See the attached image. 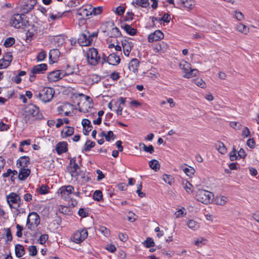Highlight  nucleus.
Masks as SVG:
<instances>
[{"instance_id":"obj_1","label":"nucleus","mask_w":259,"mask_h":259,"mask_svg":"<svg viewBox=\"0 0 259 259\" xmlns=\"http://www.w3.org/2000/svg\"><path fill=\"white\" fill-rule=\"evenodd\" d=\"M55 91L53 88L45 87L36 96L37 98L40 99L43 102L47 103L52 100Z\"/></svg>"},{"instance_id":"obj_2","label":"nucleus","mask_w":259,"mask_h":259,"mask_svg":"<svg viewBox=\"0 0 259 259\" xmlns=\"http://www.w3.org/2000/svg\"><path fill=\"white\" fill-rule=\"evenodd\" d=\"M100 60L98 52L96 49L90 48L87 53V60L88 63L92 66L97 65Z\"/></svg>"},{"instance_id":"obj_3","label":"nucleus","mask_w":259,"mask_h":259,"mask_svg":"<svg viewBox=\"0 0 259 259\" xmlns=\"http://www.w3.org/2000/svg\"><path fill=\"white\" fill-rule=\"evenodd\" d=\"M24 15L19 14H14L11 18L10 23L11 25L16 28H21L26 27L28 23V21L25 20L22 18Z\"/></svg>"},{"instance_id":"obj_4","label":"nucleus","mask_w":259,"mask_h":259,"mask_svg":"<svg viewBox=\"0 0 259 259\" xmlns=\"http://www.w3.org/2000/svg\"><path fill=\"white\" fill-rule=\"evenodd\" d=\"M39 223L40 218L38 214L35 212L29 213L26 222V226L28 229H31L32 228L36 227Z\"/></svg>"},{"instance_id":"obj_5","label":"nucleus","mask_w":259,"mask_h":259,"mask_svg":"<svg viewBox=\"0 0 259 259\" xmlns=\"http://www.w3.org/2000/svg\"><path fill=\"white\" fill-rule=\"evenodd\" d=\"M7 201L10 207L17 209L21 203V198L17 194L12 192L7 196Z\"/></svg>"},{"instance_id":"obj_6","label":"nucleus","mask_w":259,"mask_h":259,"mask_svg":"<svg viewBox=\"0 0 259 259\" xmlns=\"http://www.w3.org/2000/svg\"><path fill=\"white\" fill-rule=\"evenodd\" d=\"M211 196L210 192L204 190H198L196 195L197 200L204 204L210 202Z\"/></svg>"},{"instance_id":"obj_7","label":"nucleus","mask_w":259,"mask_h":259,"mask_svg":"<svg viewBox=\"0 0 259 259\" xmlns=\"http://www.w3.org/2000/svg\"><path fill=\"white\" fill-rule=\"evenodd\" d=\"M180 67L184 70L185 74L184 77L185 78H191L196 76L198 73V70L196 69H191V65L187 62H184L180 64Z\"/></svg>"},{"instance_id":"obj_8","label":"nucleus","mask_w":259,"mask_h":259,"mask_svg":"<svg viewBox=\"0 0 259 259\" xmlns=\"http://www.w3.org/2000/svg\"><path fill=\"white\" fill-rule=\"evenodd\" d=\"M26 113H27L25 117L26 122H27L26 119L27 116H31L32 117H35L40 119L42 118V115L41 113H39V108L34 105L28 106L26 108Z\"/></svg>"},{"instance_id":"obj_9","label":"nucleus","mask_w":259,"mask_h":259,"mask_svg":"<svg viewBox=\"0 0 259 259\" xmlns=\"http://www.w3.org/2000/svg\"><path fill=\"white\" fill-rule=\"evenodd\" d=\"M88 233L86 229L79 230L75 232L72 237L73 241L76 243L82 242L88 237Z\"/></svg>"},{"instance_id":"obj_10","label":"nucleus","mask_w":259,"mask_h":259,"mask_svg":"<svg viewBox=\"0 0 259 259\" xmlns=\"http://www.w3.org/2000/svg\"><path fill=\"white\" fill-rule=\"evenodd\" d=\"M92 6L91 5H87L84 6L77 10V15L81 17V19L83 20L89 18V16H91Z\"/></svg>"},{"instance_id":"obj_11","label":"nucleus","mask_w":259,"mask_h":259,"mask_svg":"<svg viewBox=\"0 0 259 259\" xmlns=\"http://www.w3.org/2000/svg\"><path fill=\"white\" fill-rule=\"evenodd\" d=\"M72 105L69 103H64L63 105L57 108V111L60 114H63L65 116H70L71 112L70 110L72 109Z\"/></svg>"},{"instance_id":"obj_12","label":"nucleus","mask_w":259,"mask_h":259,"mask_svg":"<svg viewBox=\"0 0 259 259\" xmlns=\"http://www.w3.org/2000/svg\"><path fill=\"white\" fill-rule=\"evenodd\" d=\"M92 42V36H88V34L82 33L78 38V42L81 46H90Z\"/></svg>"},{"instance_id":"obj_13","label":"nucleus","mask_w":259,"mask_h":259,"mask_svg":"<svg viewBox=\"0 0 259 259\" xmlns=\"http://www.w3.org/2000/svg\"><path fill=\"white\" fill-rule=\"evenodd\" d=\"M64 76H65V75L63 74V72H61L60 70H56L50 72L48 75V78L50 81L55 82Z\"/></svg>"},{"instance_id":"obj_14","label":"nucleus","mask_w":259,"mask_h":259,"mask_svg":"<svg viewBox=\"0 0 259 259\" xmlns=\"http://www.w3.org/2000/svg\"><path fill=\"white\" fill-rule=\"evenodd\" d=\"M121 44L124 55L126 56H128L134 46L133 43L132 41L125 39L121 41Z\"/></svg>"},{"instance_id":"obj_15","label":"nucleus","mask_w":259,"mask_h":259,"mask_svg":"<svg viewBox=\"0 0 259 259\" xmlns=\"http://www.w3.org/2000/svg\"><path fill=\"white\" fill-rule=\"evenodd\" d=\"M164 35L160 30H156L148 36V41L150 42L158 41L163 38Z\"/></svg>"},{"instance_id":"obj_16","label":"nucleus","mask_w":259,"mask_h":259,"mask_svg":"<svg viewBox=\"0 0 259 259\" xmlns=\"http://www.w3.org/2000/svg\"><path fill=\"white\" fill-rule=\"evenodd\" d=\"M47 69V65L46 64H40L35 65L31 69V74H40L44 73Z\"/></svg>"},{"instance_id":"obj_17","label":"nucleus","mask_w":259,"mask_h":259,"mask_svg":"<svg viewBox=\"0 0 259 259\" xmlns=\"http://www.w3.org/2000/svg\"><path fill=\"white\" fill-rule=\"evenodd\" d=\"M74 188L71 185L63 186L59 189L61 196L64 197H66L69 194H71Z\"/></svg>"},{"instance_id":"obj_18","label":"nucleus","mask_w":259,"mask_h":259,"mask_svg":"<svg viewBox=\"0 0 259 259\" xmlns=\"http://www.w3.org/2000/svg\"><path fill=\"white\" fill-rule=\"evenodd\" d=\"M29 157L24 156L20 157L17 161V166L18 167L26 168L29 164Z\"/></svg>"},{"instance_id":"obj_19","label":"nucleus","mask_w":259,"mask_h":259,"mask_svg":"<svg viewBox=\"0 0 259 259\" xmlns=\"http://www.w3.org/2000/svg\"><path fill=\"white\" fill-rule=\"evenodd\" d=\"M107 61L109 64L117 65L120 63V59L115 53H113L108 56Z\"/></svg>"},{"instance_id":"obj_20","label":"nucleus","mask_w":259,"mask_h":259,"mask_svg":"<svg viewBox=\"0 0 259 259\" xmlns=\"http://www.w3.org/2000/svg\"><path fill=\"white\" fill-rule=\"evenodd\" d=\"M30 174V170L27 168L21 167L18 175V179L21 181L25 180Z\"/></svg>"},{"instance_id":"obj_21","label":"nucleus","mask_w":259,"mask_h":259,"mask_svg":"<svg viewBox=\"0 0 259 259\" xmlns=\"http://www.w3.org/2000/svg\"><path fill=\"white\" fill-rule=\"evenodd\" d=\"M139 61L137 59H133L129 63L128 68L130 71H132L134 73H137L138 72V68L139 65Z\"/></svg>"},{"instance_id":"obj_22","label":"nucleus","mask_w":259,"mask_h":259,"mask_svg":"<svg viewBox=\"0 0 259 259\" xmlns=\"http://www.w3.org/2000/svg\"><path fill=\"white\" fill-rule=\"evenodd\" d=\"M194 5V2L193 0H181V7H183L187 10H192Z\"/></svg>"},{"instance_id":"obj_23","label":"nucleus","mask_w":259,"mask_h":259,"mask_svg":"<svg viewBox=\"0 0 259 259\" xmlns=\"http://www.w3.org/2000/svg\"><path fill=\"white\" fill-rule=\"evenodd\" d=\"M67 143L66 142H60L57 145L56 151L59 154H62L67 151Z\"/></svg>"},{"instance_id":"obj_24","label":"nucleus","mask_w":259,"mask_h":259,"mask_svg":"<svg viewBox=\"0 0 259 259\" xmlns=\"http://www.w3.org/2000/svg\"><path fill=\"white\" fill-rule=\"evenodd\" d=\"M235 29L237 31L244 34H247L249 31V28L247 26L241 23L236 25Z\"/></svg>"},{"instance_id":"obj_25","label":"nucleus","mask_w":259,"mask_h":259,"mask_svg":"<svg viewBox=\"0 0 259 259\" xmlns=\"http://www.w3.org/2000/svg\"><path fill=\"white\" fill-rule=\"evenodd\" d=\"M25 251L24 247L21 244L15 245V254L18 257H22L25 254Z\"/></svg>"},{"instance_id":"obj_26","label":"nucleus","mask_w":259,"mask_h":259,"mask_svg":"<svg viewBox=\"0 0 259 259\" xmlns=\"http://www.w3.org/2000/svg\"><path fill=\"white\" fill-rule=\"evenodd\" d=\"M187 226L193 230H197L200 227L199 224L193 220H188L187 222Z\"/></svg>"},{"instance_id":"obj_27","label":"nucleus","mask_w":259,"mask_h":259,"mask_svg":"<svg viewBox=\"0 0 259 259\" xmlns=\"http://www.w3.org/2000/svg\"><path fill=\"white\" fill-rule=\"evenodd\" d=\"M133 4L146 8L149 6V0H134Z\"/></svg>"},{"instance_id":"obj_28","label":"nucleus","mask_w":259,"mask_h":259,"mask_svg":"<svg viewBox=\"0 0 259 259\" xmlns=\"http://www.w3.org/2000/svg\"><path fill=\"white\" fill-rule=\"evenodd\" d=\"M186 164L185 165H183L181 167V168L183 170V171L186 174V175L189 177H191L193 176L195 172V170L194 168L191 166H189L188 167H185Z\"/></svg>"},{"instance_id":"obj_29","label":"nucleus","mask_w":259,"mask_h":259,"mask_svg":"<svg viewBox=\"0 0 259 259\" xmlns=\"http://www.w3.org/2000/svg\"><path fill=\"white\" fill-rule=\"evenodd\" d=\"M60 54V52L57 49L51 50L49 53L50 59H51L53 62L56 61Z\"/></svg>"},{"instance_id":"obj_30","label":"nucleus","mask_w":259,"mask_h":259,"mask_svg":"<svg viewBox=\"0 0 259 259\" xmlns=\"http://www.w3.org/2000/svg\"><path fill=\"white\" fill-rule=\"evenodd\" d=\"M162 179L166 183L169 185H172L175 183V179L171 175L164 174Z\"/></svg>"},{"instance_id":"obj_31","label":"nucleus","mask_w":259,"mask_h":259,"mask_svg":"<svg viewBox=\"0 0 259 259\" xmlns=\"http://www.w3.org/2000/svg\"><path fill=\"white\" fill-rule=\"evenodd\" d=\"M49 15V17L50 18L49 21H53L60 19L62 17L63 13H61V12H58L56 13H51Z\"/></svg>"},{"instance_id":"obj_32","label":"nucleus","mask_w":259,"mask_h":259,"mask_svg":"<svg viewBox=\"0 0 259 259\" xmlns=\"http://www.w3.org/2000/svg\"><path fill=\"white\" fill-rule=\"evenodd\" d=\"M62 134L64 133L66 137L72 135L74 133V128L71 126H65L61 132Z\"/></svg>"},{"instance_id":"obj_33","label":"nucleus","mask_w":259,"mask_h":259,"mask_svg":"<svg viewBox=\"0 0 259 259\" xmlns=\"http://www.w3.org/2000/svg\"><path fill=\"white\" fill-rule=\"evenodd\" d=\"M79 180H78L82 183H85L91 180V178L88 176V174L86 172H80Z\"/></svg>"},{"instance_id":"obj_34","label":"nucleus","mask_w":259,"mask_h":259,"mask_svg":"<svg viewBox=\"0 0 259 259\" xmlns=\"http://www.w3.org/2000/svg\"><path fill=\"white\" fill-rule=\"evenodd\" d=\"M149 166L152 169L157 171L160 168V164L159 162L155 159H152L149 161Z\"/></svg>"},{"instance_id":"obj_35","label":"nucleus","mask_w":259,"mask_h":259,"mask_svg":"<svg viewBox=\"0 0 259 259\" xmlns=\"http://www.w3.org/2000/svg\"><path fill=\"white\" fill-rule=\"evenodd\" d=\"M139 146L140 148H142L144 151L149 152L150 154H152L154 152V147L151 145H149V146H147L144 143H140Z\"/></svg>"},{"instance_id":"obj_36","label":"nucleus","mask_w":259,"mask_h":259,"mask_svg":"<svg viewBox=\"0 0 259 259\" xmlns=\"http://www.w3.org/2000/svg\"><path fill=\"white\" fill-rule=\"evenodd\" d=\"M123 28L130 35L133 36L136 33V30L128 24L124 25Z\"/></svg>"},{"instance_id":"obj_37","label":"nucleus","mask_w":259,"mask_h":259,"mask_svg":"<svg viewBox=\"0 0 259 259\" xmlns=\"http://www.w3.org/2000/svg\"><path fill=\"white\" fill-rule=\"evenodd\" d=\"M95 145V143L94 142L91 141L90 140H88L86 142L84 145V148L82 150V151L88 152L89 151L91 148H93Z\"/></svg>"},{"instance_id":"obj_38","label":"nucleus","mask_w":259,"mask_h":259,"mask_svg":"<svg viewBox=\"0 0 259 259\" xmlns=\"http://www.w3.org/2000/svg\"><path fill=\"white\" fill-rule=\"evenodd\" d=\"M216 148L219 152L221 154H223L227 152V148L222 142H218L216 145Z\"/></svg>"},{"instance_id":"obj_39","label":"nucleus","mask_w":259,"mask_h":259,"mask_svg":"<svg viewBox=\"0 0 259 259\" xmlns=\"http://www.w3.org/2000/svg\"><path fill=\"white\" fill-rule=\"evenodd\" d=\"M80 169H70L69 172L71 174L72 177H74L76 178V180H79V176L80 173Z\"/></svg>"},{"instance_id":"obj_40","label":"nucleus","mask_w":259,"mask_h":259,"mask_svg":"<svg viewBox=\"0 0 259 259\" xmlns=\"http://www.w3.org/2000/svg\"><path fill=\"white\" fill-rule=\"evenodd\" d=\"M228 199L224 196L218 197L215 199L216 203L220 205H224L226 203Z\"/></svg>"},{"instance_id":"obj_41","label":"nucleus","mask_w":259,"mask_h":259,"mask_svg":"<svg viewBox=\"0 0 259 259\" xmlns=\"http://www.w3.org/2000/svg\"><path fill=\"white\" fill-rule=\"evenodd\" d=\"M102 193L100 190H96L93 194V198L95 200L99 201L102 199Z\"/></svg>"},{"instance_id":"obj_42","label":"nucleus","mask_w":259,"mask_h":259,"mask_svg":"<svg viewBox=\"0 0 259 259\" xmlns=\"http://www.w3.org/2000/svg\"><path fill=\"white\" fill-rule=\"evenodd\" d=\"M15 40L13 37H8L6 39L4 46L6 47H10L15 43Z\"/></svg>"},{"instance_id":"obj_43","label":"nucleus","mask_w":259,"mask_h":259,"mask_svg":"<svg viewBox=\"0 0 259 259\" xmlns=\"http://www.w3.org/2000/svg\"><path fill=\"white\" fill-rule=\"evenodd\" d=\"M143 244L147 248L153 247L155 245L154 242L151 238H148L144 242Z\"/></svg>"},{"instance_id":"obj_44","label":"nucleus","mask_w":259,"mask_h":259,"mask_svg":"<svg viewBox=\"0 0 259 259\" xmlns=\"http://www.w3.org/2000/svg\"><path fill=\"white\" fill-rule=\"evenodd\" d=\"M3 58L6 61V64L7 65L10 64L13 59V56L11 53L8 52L4 55Z\"/></svg>"},{"instance_id":"obj_45","label":"nucleus","mask_w":259,"mask_h":259,"mask_svg":"<svg viewBox=\"0 0 259 259\" xmlns=\"http://www.w3.org/2000/svg\"><path fill=\"white\" fill-rule=\"evenodd\" d=\"M193 81L196 85L201 88H204L205 87V82L201 78L194 79Z\"/></svg>"},{"instance_id":"obj_46","label":"nucleus","mask_w":259,"mask_h":259,"mask_svg":"<svg viewBox=\"0 0 259 259\" xmlns=\"http://www.w3.org/2000/svg\"><path fill=\"white\" fill-rule=\"evenodd\" d=\"M29 254L31 256H35L37 254V250L36 247L34 245L30 246L28 247Z\"/></svg>"},{"instance_id":"obj_47","label":"nucleus","mask_w":259,"mask_h":259,"mask_svg":"<svg viewBox=\"0 0 259 259\" xmlns=\"http://www.w3.org/2000/svg\"><path fill=\"white\" fill-rule=\"evenodd\" d=\"M92 10L93 11L92 12V14L94 15H98L102 13L103 8L102 7H98L96 8H93L92 7Z\"/></svg>"},{"instance_id":"obj_48","label":"nucleus","mask_w":259,"mask_h":259,"mask_svg":"<svg viewBox=\"0 0 259 259\" xmlns=\"http://www.w3.org/2000/svg\"><path fill=\"white\" fill-rule=\"evenodd\" d=\"M48 238L49 237L47 234H42L39 237V239L37 240V242L40 244H44L48 239Z\"/></svg>"},{"instance_id":"obj_49","label":"nucleus","mask_w":259,"mask_h":259,"mask_svg":"<svg viewBox=\"0 0 259 259\" xmlns=\"http://www.w3.org/2000/svg\"><path fill=\"white\" fill-rule=\"evenodd\" d=\"M193 186L191 183L188 182H187L184 186V188L187 191V193H190L193 191Z\"/></svg>"},{"instance_id":"obj_50","label":"nucleus","mask_w":259,"mask_h":259,"mask_svg":"<svg viewBox=\"0 0 259 259\" xmlns=\"http://www.w3.org/2000/svg\"><path fill=\"white\" fill-rule=\"evenodd\" d=\"M115 136L114 135L112 131H110L107 132L105 136V139L107 141L109 142L111 139L114 140L115 139Z\"/></svg>"},{"instance_id":"obj_51","label":"nucleus","mask_w":259,"mask_h":259,"mask_svg":"<svg viewBox=\"0 0 259 259\" xmlns=\"http://www.w3.org/2000/svg\"><path fill=\"white\" fill-rule=\"evenodd\" d=\"M230 159L231 161H234L237 159L236 150L234 147L233 150L229 153Z\"/></svg>"},{"instance_id":"obj_52","label":"nucleus","mask_w":259,"mask_h":259,"mask_svg":"<svg viewBox=\"0 0 259 259\" xmlns=\"http://www.w3.org/2000/svg\"><path fill=\"white\" fill-rule=\"evenodd\" d=\"M162 45H163L164 44L159 43L158 44H156L154 48V51L156 53H163V50L162 47Z\"/></svg>"},{"instance_id":"obj_53","label":"nucleus","mask_w":259,"mask_h":259,"mask_svg":"<svg viewBox=\"0 0 259 259\" xmlns=\"http://www.w3.org/2000/svg\"><path fill=\"white\" fill-rule=\"evenodd\" d=\"M99 231L105 236H108L110 234L109 230L104 226H101L99 228Z\"/></svg>"},{"instance_id":"obj_54","label":"nucleus","mask_w":259,"mask_h":259,"mask_svg":"<svg viewBox=\"0 0 259 259\" xmlns=\"http://www.w3.org/2000/svg\"><path fill=\"white\" fill-rule=\"evenodd\" d=\"M234 13L235 18L238 21H242L244 19V15L241 12L235 11Z\"/></svg>"},{"instance_id":"obj_55","label":"nucleus","mask_w":259,"mask_h":259,"mask_svg":"<svg viewBox=\"0 0 259 259\" xmlns=\"http://www.w3.org/2000/svg\"><path fill=\"white\" fill-rule=\"evenodd\" d=\"M16 228L17 229V231L16 232V235L18 237H21L22 236V231L23 230L24 228L23 227L17 224L16 226Z\"/></svg>"},{"instance_id":"obj_56","label":"nucleus","mask_w":259,"mask_h":259,"mask_svg":"<svg viewBox=\"0 0 259 259\" xmlns=\"http://www.w3.org/2000/svg\"><path fill=\"white\" fill-rule=\"evenodd\" d=\"M47 56V53L45 51H42L40 52L37 56V59L39 61L44 60Z\"/></svg>"},{"instance_id":"obj_57","label":"nucleus","mask_w":259,"mask_h":259,"mask_svg":"<svg viewBox=\"0 0 259 259\" xmlns=\"http://www.w3.org/2000/svg\"><path fill=\"white\" fill-rule=\"evenodd\" d=\"M206 242V239H204L203 238L200 237V238H198L195 241L194 244L196 245L200 246H201L202 244H204Z\"/></svg>"},{"instance_id":"obj_58","label":"nucleus","mask_w":259,"mask_h":259,"mask_svg":"<svg viewBox=\"0 0 259 259\" xmlns=\"http://www.w3.org/2000/svg\"><path fill=\"white\" fill-rule=\"evenodd\" d=\"M4 231L6 233L7 241H11L13 237L10 228H5L4 229Z\"/></svg>"},{"instance_id":"obj_59","label":"nucleus","mask_w":259,"mask_h":259,"mask_svg":"<svg viewBox=\"0 0 259 259\" xmlns=\"http://www.w3.org/2000/svg\"><path fill=\"white\" fill-rule=\"evenodd\" d=\"M125 11V8L123 6H119L116 9L115 13L119 16L122 15Z\"/></svg>"},{"instance_id":"obj_60","label":"nucleus","mask_w":259,"mask_h":259,"mask_svg":"<svg viewBox=\"0 0 259 259\" xmlns=\"http://www.w3.org/2000/svg\"><path fill=\"white\" fill-rule=\"evenodd\" d=\"M170 15L168 14H164L162 18H159V20L162 21L164 22L168 23L170 21Z\"/></svg>"},{"instance_id":"obj_61","label":"nucleus","mask_w":259,"mask_h":259,"mask_svg":"<svg viewBox=\"0 0 259 259\" xmlns=\"http://www.w3.org/2000/svg\"><path fill=\"white\" fill-rule=\"evenodd\" d=\"M230 126L235 130H239L241 128V125L239 122L232 121L230 123Z\"/></svg>"},{"instance_id":"obj_62","label":"nucleus","mask_w":259,"mask_h":259,"mask_svg":"<svg viewBox=\"0 0 259 259\" xmlns=\"http://www.w3.org/2000/svg\"><path fill=\"white\" fill-rule=\"evenodd\" d=\"M78 215L82 217H86L88 215V212L85 211L83 208H80L78 212Z\"/></svg>"},{"instance_id":"obj_63","label":"nucleus","mask_w":259,"mask_h":259,"mask_svg":"<svg viewBox=\"0 0 259 259\" xmlns=\"http://www.w3.org/2000/svg\"><path fill=\"white\" fill-rule=\"evenodd\" d=\"M119 239L122 242H125L128 239V236L125 233H120L118 234Z\"/></svg>"},{"instance_id":"obj_64","label":"nucleus","mask_w":259,"mask_h":259,"mask_svg":"<svg viewBox=\"0 0 259 259\" xmlns=\"http://www.w3.org/2000/svg\"><path fill=\"white\" fill-rule=\"evenodd\" d=\"M135 217H136V214L134 213H133L131 211H130V212H128V213L127 220H128V221H129L131 222H134L136 220V218H135Z\"/></svg>"}]
</instances>
